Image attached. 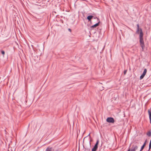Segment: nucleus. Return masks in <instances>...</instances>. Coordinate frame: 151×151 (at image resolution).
I'll use <instances>...</instances> for the list:
<instances>
[{
    "instance_id": "nucleus-8",
    "label": "nucleus",
    "mask_w": 151,
    "mask_h": 151,
    "mask_svg": "<svg viewBox=\"0 0 151 151\" xmlns=\"http://www.w3.org/2000/svg\"><path fill=\"white\" fill-rule=\"evenodd\" d=\"M93 16L92 15H89L87 17V19L89 21L91 20V19L93 17Z\"/></svg>"
},
{
    "instance_id": "nucleus-24",
    "label": "nucleus",
    "mask_w": 151,
    "mask_h": 151,
    "mask_svg": "<svg viewBox=\"0 0 151 151\" xmlns=\"http://www.w3.org/2000/svg\"><path fill=\"white\" fill-rule=\"evenodd\" d=\"M90 134H89L88 136H90Z\"/></svg>"
},
{
    "instance_id": "nucleus-20",
    "label": "nucleus",
    "mask_w": 151,
    "mask_h": 151,
    "mask_svg": "<svg viewBox=\"0 0 151 151\" xmlns=\"http://www.w3.org/2000/svg\"><path fill=\"white\" fill-rule=\"evenodd\" d=\"M131 149H130L129 148L128 149V150L127 151H130Z\"/></svg>"
},
{
    "instance_id": "nucleus-7",
    "label": "nucleus",
    "mask_w": 151,
    "mask_h": 151,
    "mask_svg": "<svg viewBox=\"0 0 151 151\" xmlns=\"http://www.w3.org/2000/svg\"><path fill=\"white\" fill-rule=\"evenodd\" d=\"M98 147H96L95 146H94L92 149L91 151H96L98 149Z\"/></svg>"
},
{
    "instance_id": "nucleus-2",
    "label": "nucleus",
    "mask_w": 151,
    "mask_h": 151,
    "mask_svg": "<svg viewBox=\"0 0 151 151\" xmlns=\"http://www.w3.org/2000/svg\"><path fill=\"white\" fill-rule=\"evenodd\" d=\"M106 120L107 122L109 123H113L114 122V119L112 117H108Z\"/></svg>"
},
{
    "instance_id": "nucleus-12",
    "label": "nucleus",
    "mask_w": 151,
    "mask_h": 151,
    "mask_svg": "<svg viewBox=\"0 0 151 151\" xmlns=\"http://www.w3.org/2000/svg\"><path fill=\"white\" fill-rule=\"evenodd\" d=\"M149 115H151V108L148 111Z\"/></svg>"
},
{
    "instance_id": "nucleus-27",
    "label": "nucleus",
    "mask_w": 151,
    "mask_h": 151,
    "mask_svg": "<svg viewBox=\"0 0 151 151\" xmlns=\"http://www.w3.org/2000/svg\"><path fill=\"white\" fill-rule=\"evenodd\" d=\"M39 9H41V8H38Z\"/></svg>"
},
{
    "instance_id": "nucleus-6",
    "label": "nucleus",
    "mask_w": 151,
    "mask_h": 151,
    "mask_svg": "<svg viewBox=\"0 0 151 151\" xmlns=\"http://www.w3.org/2000/svg\"><path fill=\"white\" fill-rule=\"evenodd\" d=\"M100 22L91 26V28H94L99 26Z\"/></svg>"
},
{
    "instance_id": "nucleus-5",
    "label": "nucleus",
    "mask_w": 151,
    "mask_h": 151,
    "mask_svg": "<svg viewBox=\"0 0 151 151\" xmlns=\"http://www.w3.org/2000/svg\"><path fill=\"white\" fill-rule=\"evenodd\" d=\"M146 142L147 140H146L145 142H144V143L143 144V145L141 147V150H142L144 149L146 144Z\"/></svg>"
},
{
    "instance_id": "nucleus-4",
    "label": "nucleus",
    "mask_w": 151,
    "mask_h": 151,
    "mask_svg": "<svg viewBox=\"0 0 151 151\" xmlns=\"http://www.w3.org/2000/svg\"><path fill=\"white\" fill-rule=\"evenodd\" d=\"M143 35L142 30L141 28H140V32L139 34V39L143 38Z\"/></svg>"
},
{
    "instance_id": "nucleus-10",
    "label": "nucleus",
    "mask_w": 151,
    "mask_h": 151,
    "mask_svg": "<svg viewBox=\"0 0 151 151\" xmlns=\"http://www.w3.org/2000/svg\"><path fill=\"white\" fill-rule=\"evenodd\" d=\"M52 148L51 147H47L45 150V151H52Z\"/></svg>"
},
{
    "instance_id": "nucleus-21",
    "label": "nucleus",
    "mask_w": 151,
    "mask_h": 151,
    "mask_svg": "<svg viewBox=\"0 0 151 151\" xmlns=\"http://www.w3.org/2000/svg\"><path fill=\"white\" fill-rule=\"evenodd\" d=\"M87 150V151H90V149H88Z\"/></svg>"
},
{
    "instance_id": "nucleus-26",
    "label": "nucleus",
    "mask_w": 151,
    "mask_h": 151,
    "mask_svg": "<svg viewBox=\"0 0 151 151\" xmlns=\"http://www.w3.org/2000/svg\"><path fill=\"white\" fill-rule=\"evenodd\" d=\"M66 12H68V11H67V10H66Z\"/></svg>"
},
{
    "instance_id": "nucleus-18",
    "label": "nucleus",
    "mask_w": 151,
    "mask_h": 151,
    "mask_svg": "<svg viewBox=\"0 0 151 151\" xmlns=\"http://www.w3.org/2000/svg\"><path fill=\"white\" fill-rule=\"evenodd\" d=\"M127 71V70H124V75L126 74Z\"/></svg>"
},
{
    "instance_id": "nucleus-11",
    "label": "nucleus",
    "mask_w": 151,
    "mask_h": 151,
    "mask_svg": "<svg viewBox=\"0 0 151 151\" xmlns=\"http://www.w3.org/2000/svg\"><path fill=\"white\" fill-rule=\"evenodd\" d=\"M147 69H145L144 70V71L142 74H143V75H144L145 76L147 73Z\"/></svg>"
},
{
    "instance_id": "nucleus-25",
    "label": "nucleus",
    "mask_w": 151,
    "mask_h": 151,
    "mask_svg": "<svg viewBox=\"0 0 151 151\" xmlns=\"http://www.w3.org/2000/svg\"><path fill=\"white\" fill-rule=\"evenodd\" d=\"M131 144H130V145L129 147H130L131 146Z\"/></svg>"
},
{
    "instance_id": "nucleus-28",
    "label": "nucleus",
    "mask_w": 151,
    "mask_h": 151,
    "mask_svg": "<svg viewBox=\"0 0 151 151\" xmlns=\"http://www.w3.org/2000/svg\"><path fill=\"white\" fill-rule=\"evenodd\" d=\"M142 150H140L139 151H142Z\"/></svg>"
},
{
    "instance_id": "nucleus-23",
    "label": "nucleus",
    "mask_w": 151,
    "mask_h": 151,
    "mask_svg": "<svg viewBox=\"0 0 151 151\" xmlns=\"http://www.w3.org/2000/svg\"><path fill=\"white\" fill-rule=\"evenodd\" d=\"M89 144H90V145H91V142H90V141L89 142Z\"/></svg>"
},
{
    "instance_id": "nucleus-9",
    "label": "nucleus",
    "mask_w": 151,
    "mask_h": 151,
    "mask_svg": "<svg viewBox=\"0 0 151 151\" xmlns=\"http://www.w3.org/2000/svg\"><path fill=\"white\" fill-rule=\"evenodd\" d=\"M99 139H97L96 142V144H95L94 146H95L96 147H98V145L99 143Z\"/></svg>"
},
{
    "instance_id": "nucleus-16",
    "label": "nucleus",
    "mask_w": 151,
    "mask_h": 151,
    "mask_svg": "<svg viewBox=\"0 0 151 151\" xmlns=\"http://www.w3.org/2000/svg\"><path fill=\"white\" fill-rule=\"evenodd\" d=\"M140 31V29H137V30L136 31V33L137 34H139V31Z\"/></svg>"
},
{
    "instance_id": "nucleus-17",
    "label": "nucleus",
    "mask_w": 151,
    "mask_h": 151,
    "mask_svg": "<svg viewBox=\"0 0 151 151\" xmlns=\"http://www.w3.org/2000/svg\"><path fill=\"white\" fill-rule=\"evenodd\" d=\"M149 115V118L150 119V123L151 124V115Z\"/></svg>"
},
{
    "instance_id": "nucleus-19",
    "label": "nucleus",
    "mask_w": 151,
    "mask_h": 151,
    "mask_svg": "<svg viewBox=\"0 0 151 151\" xmlns=\"http://www.w3.org/2000/svg\"><path fill=\"white\" fill-rule=\"evenodd\" d=\"M137 29H140L139 28V25L138 24H137Z\"/></svg>"
},
{
    "instance_id": "nucleus-13",
    "label": "nucleus",
    "mask_w": 151,
    "mask_h": 151,
    "mask_svg": "<svg viewBox=\"0 0 151 151\" xmlns=\"http://www.w3.org/2000/svg\"><path fill=\"white\" fill-rule=\"evenodd\" d=\"M147 134L148 136L149 137L150 136H151V132L150 131L148 132Z\"/></svg>"
},
{
    "instance_id": "nucleus-14",
    "label": "nucleus",
    "mask_w": 151,
    "mask_h": 151,
    "mask_svg": "<svg viewBox=\"0 0 151 151\" xmlns=\"http://www.w3.org/2000/svg\"><path fill=\"white\" fill-rule=\"evenodd\" d=\"M1 52V54L4 55L5 54V52L3 50H0Z\"/></svg>"
},
{
    "instance_id": "nucleus-1",
    "label": "nucleus",
    "mask_w": 151,
    "mask_h": 151,
    "mask_svg": "<svg viewBox=\"0 0 151 151\" xmlns=\"http://www.w3.org/2000/svg\"><path fill=\"white\" fill-rule=\"evenodd\" d=\"M139 42L140 46L142 48V50H144V47L145 46L143 38L139 39Z\"/></svg>"
},
{
    "instance_id": "nucleus-15",
    "label": "nucleus",
    "mask_w": 151,
    "mask_h": 151,
    "mask_svg": "<svg viewBox=\"0 0 151 151\" xmlns=\"http://www.w3.org/2000/svg\"><path fill=\"white\" fill-rule=\"evenodd\" d=\"M145 76L144 75H143V74H142L140 76V79H142V78H144V77Z\"/></svg>"
},
{
    "instance_id": "nucleus-22",
    "label": "nucleus",
    "mask_w": 151,
    "mask_h": 151,
    "mask_svg": "<svg viewBox=\"0 0 151 151\" xmlns=\"http://www.w3.org/2000/svg\"><path fill=\"white\" fill-rule=\"evenodd\" d=\"M68 30L70 32L71 31V29H68Z\"/></svg>"
},
{
    "instance_id": "nucleus-3",
    "label": "nucleus",
    "mask_w": 151,
    "mask_h": 151,
    "mask_svg": "<svg viewBox=\"0 0 151 151\" xmlns=\"http://www.w3.org/2000/svg\"><path fill=\"white\" fill-rule=\"evenodd\" d=\"M138 148V146L134 144L132 145L131 147V151H136V150Z\"/></svg>"
}]
</instances>
